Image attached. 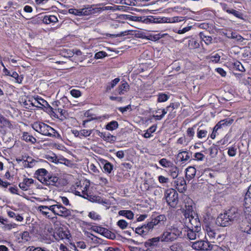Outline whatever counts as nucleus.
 <instances>
[{
	"label": "nucleus",
	"mask_w": 251,
	"mask_h": 251,
	"mask_svg": "<svg viewBox=\"0 0 251 251\" xmlns=\"http://www.w3.org/2000/svg\"><path fill=\"white\" fill-rule=\"evenodd\" d=\"M186 209L183 213L185 217L184 224L187 228L201 229V223L198 216H193V207L191 205H185Z\"/></svg>",
	"instance_id": "nucleus-1"
},
{
	"label": "nucleus",
	"mask_w": 251,
	"mask_h": 251,
	"mask_svg": "<svg viewBox=\"0 0 251 251\" xmlns=\"http://www.w3.org/2000/svg\"><path fill=\"white\" fill-rule=\"evenodd\" d=\"M32 127L41 134L51 137L54 136L55 130L50 126L40 122H34L32 124Z\"/></svg>",
	"instance_id": "nucleus-2"
},
{
	"label": "nucleus",
	"mask_w": 251,
	"mask_h": 251,
	"mask_svg": "<svg viewBox=\"0 0 251 251\" xmlns=\"http://www.w3.org/2000/svg\"><path fill=\"white\" fill-rule=\"evenodd\" d=\"M191 247L195 250L202 251H216L218 248L216 245L213 244L207 240H199L192 242Z\"/></svg>",
	"instance_id": "nucleus-3"
},
{
	"label": "nucleus",
	"mask_w": 251,
	"mask_h": 251,
	"mask_svg": "<svg viewBox=\"0 0 251 251\" xmlns=\"http://www.w3.org/2000/svg\"><path fill=\"white\" fill-rule=\"evenodd\" d=\"M176 227L174 226V239L183 238L186 236L187 229L184 225L179 222Z\"/></svg>",
	"instance_id": "nucleus-4"
},
{
	"label": "nucleus",
	"mask_w": 251,
	"mask_h": 251,
	"mask_svg": "<svg viewBox=\"0 0 251 251\" xmlns=\"http://www.w3.org/2000/svg\"><path fill=\"white\" fill-rule=\"evenodd\" d=\"M231 223V222L226 212L220 214L216 219V224L221 226H227Z\"/></svg>",
	"instance_id": "nucleus-5"
},
{
	"label": "nucleus",
	"mask_w": 251,
	"mask_h": 251,
	"mask_svg": "<svg viewBox=\"0 0 251 251\" xmlns=\"http://www.w3.org/2000/svg\"><path fill=\"white\" fill-rule=\"evenodd\" d=\"M97 6L98 5H87V7H85L84 10L85 15L88 16L91 14L99 13L104 10L108 9V8H107L106 7L104 8L98 7Z\"/></svg>",
	"instance_id": "nucleus-6"
},
{
	"label": "nucleus",
	"mask_w": 251,
	"mask_h": 251,
	"mask_svg": "<svg viewBox=\"0 0 251 251\" xmlns=\"http://www.w3.org/2000/svg\"><path fill=\"white\" fill-rule=\"evenodd\" d=\"M50 174L44 168L38 169L35 173V175L37 178L43 184L47 179H49V176Z\"/></svg>",
	"instance_id": "nucleus-7"
},
{
	"label": "nucleus",
	"mask_w": 251,
	"mask_h": 251,
	"mask_svg": "<svg viewBox=\"0 0 251 251\" xmlns=\"http://www.w3.org/2000/svg\"><path fill=\"white\" fill-rule=\"evenodd\" d=\"M31 104L37 107L41 108V106H43L49 109H52V107L50 106L46 100L38 96L34 99L33 101L31 102Z\"/></svg>",
	"instance_id": "nucleus-8"
},
{
	"label": "nucleus",
	"mask_w": 251,
	"mask_h": 251,
	"mask_svg": "<svg viewBox=\"0 0 251 251\" xmlns=\"http://www.w3.org/2000/svg\"><path fill=\"white\" fill-rule=\"evenodd\" d=\"M57 215L64 218L69 217L72 215V210L67 209L61 204L58 203Z\"/></svg>",
	"instance_id": "nucleus-9"
},
{
	"label": "nucleus",
	"mask_w": 251,
	"mask_h": 251,
	"mask_svg": "<svg viewBox=\"0 0 251 251\" xmlns=\"http://www.w3.org/2000/svg\"><path fill=\"white\" fill-rule=\"evenodd\" d=\"M82 197L84 199L91 200L92 198V195L90 190V183L88 182L82 183Z\"/></svg>",
	"instance_id": "nucleus-10"
},
{
	"label": "nucleus",
	"mask_w": 251,
	"mask_h": 251,
	"mask_svg": "<svg viewBox=\"0 0 251 251\" xmlns=\"http://www.w3.org/2000/svg\"><path fill=\"white\" fill-rule=\"evenodd\" d=\"M229 220L232 222L237 221L240 217V214L238 209L235 207H232L228 211H226Z\"/></svg>",
	"instance_id": "nucleus-11"
},
{
	"label": "nucleus",
	"mask_w": 251,
	"mask_h": 251,
	"mask_svg": "<svg viewBox=\"0 0 251 251\" xmlns=\"http://www.w3.org/2000/svg\"><path fill=\"white\" fill-rule=\"evenodd\" d=\"M176 189L180 193H183L186 190V182L181 177L176 178L174 181Z\"/></svg>",
	"instance_id": "nucleus-12"
},
{
	"label": "nucleus",
	"mask_w": 251,
	"mask_h": 251,
	"mask_svg": "<svg viewBox=\"0 0 251 251\" xmlns=\"http://www.w3.org/2000/svg\"><path fill=\"white\" fill-rule=\"evenodd\" d=\"M96 132L99 136L108 142L113 143L116 140V137L109 132H102L98 130H96Z\"/></svg>",
	"instance_id": "nucleus-13"
},
{
	"label": "nucleus",
	"mask_w": 251,
	"mask_h": 251,
	"mask_svg": "<svg viewBox=\"0 0 251 251\" xmlns=\"http://www.w3.org/2000/svg\"><path fill=\"white\" fill-rule=\"evenodd\" d=\"M93 130L81 129L79 131L77 130H72V132L75 137H78L82 139V137H86L91 135Z\"/></svg>",
	"instance_id": "nucleus-14"
},
{
	"label": "nucleus",
	"mask_w": 251,
	"mask_h": 251,
	"mask_svg": "<svg viewBox=\"0 0 251 251\" xmlns=\"http://www.w3.org/2000/svg\"><path fill=\"white\" fill-rule=\"evenodd\" d=\"M129 89V86L128 84L126 82L124 81L122 84L119 86V87L114 91V94L122 95H124L125 93L127 92Z\"/></svg>",
	"instance_id": "nucleus-15"
},
{
	"label": "nucleus",
	"mask_w": 251,
	"mask_h": 251,
	"mask_svg": "<svg viewBox=\"0 0 251 251\" xmlns=\"http://www.w3.org/2000/svg\"><path fill=\"white\" fill-rule=\"evenodd\" d=\"M161 242H168L172 241L173 230L172 228L167 229L160 237Z\"/></svg>",
	"instance_id": "nucleus-16"
},
{
	"label": "nucleus",
	"mask_w": 251,
	"mask_h": 251,
	"mask_svg": "<svg viewBox=\"0 0 251 251\" xmlns=\"http://www.w3.org/2000/svg\"><path fill=\"white\" fill-rule=\"evenodd\" d=\"M34 179L29 178H24L23 181L19 184V187L23 191H27L29 187L34 183Z\"/></svg>",
	"instance_id": "nucleus-17"
},
{
	"label": "nucleus",
	"mask_w": 251,
	"mask_h": 251,
	"mask_svg": "<svg viewBox=\"0 0 251 251\" xmlns=\"http://www.w3.org/2000/svg\"><path fill=\"white\" fill-rule=\"evenodd\" d=\"M51 115H52L54 117L60 118L62 119L63 117H65L66 111L61 108H53L52 107V109H49Z\"/></svg>",
	"instance_id": "nucleus-18"
},
{
	"label": "nucleus",
	"mask_w": 251,
	"mask_h": 251,
	"mask_svg": "<svg viewBox=\"0 0 251 251\" xmlns=\"http://www.w3.org/2000/svg\"><path fill=\"white\" fill-rule=\"evenodd\" d=\"M69 234L62 228H58L54 233L53 236L56 240L68 239Z\"/></svg>",
	"instance_id": "nucleus-19"
},
{
	"label": "nucleus",
	"mask_w": 251,
	"mask_h": 251,
	"mask_svg": "<svg viewBox=\"0 0 251 251\" xmlns=\"http://www.w3.org/2000/svg\"><path fill=\"white\" fill-rule=\"evenodd\" d=\"M186 235L189 240H195L198 236V233L201 229L199 228H187Z\"/></svg>",
	"instance_id": "nucleus-20"
},
{
	"label": "nucleus",
	"mask_w": 251,
	"mask_h": 251,
	"mask_svg": "<svg viewBox=\"0 0 251 251\" xmlns=\"http://www.w3.org/2000/svg\"><path fill=\"white\" fill-rule=\"evenodd\" d=\"M59 179L58 177L50 174L49 176V179H47V180L44 182V184L46 185L57 186L59 184Z\"/></svg>",
	"instance_id": "nucleus-21"
},
{
	"label": "nucleus",
	"mask_w": 251,
	"mask_h": 251,
	"mask_svg": "<svg viewBox=\"0 0 251 251\" xmlns=\"http://www.w3.org/2000/svg\"><path fill=\"white\" fill-rule=\"evenodd\" d=\"M48 205H39L37 207V211L42 214L43 216L49 219H52V217L50 215Z\"/></svg>",
	"instance_id": "nucleus-22"
},
{
	"label": "nucleus",
	"mask_w": 251,
	"mask_h": 251,
	"mask_svg": "<svg viewBox=\"0 0 251 251\" xmlns=\"http://www.w3.org/2000/svg\"><path fill=\"white\" fill-rule=\"evenodd\" d=\"M208 134L207 128H203L201 126L197 129V136L199 139L205 138Z\"/></svg>",
	"instance_id": "nucleus-23"
},
{
	"label": "nucleus",
	"mask_w": 251,
	"mask_h": 251,
	"mask_svg": "<svg viewBox=\"0 0 251 251\" xmlns=\"http://www.w3.org/2000/svg\"><path fill=\"white\" fill-rule=\"evenodd\" d=\"M232 120H228L227 119L221 120L219 122L214 126V130L217 131L219 129L223 126H227L231 124Z\"/></svg>",
	"instance_id": "nucleus-24"
},
{
	"label": "nucleus",
	"mask_w": 251,
	"mask_h": 251,
	"mask_svg": "<svg viewBox=\"0 0 251 251\" xmlns=\"http://www.w3.org/2000/svg\"><path fill=\"white\" fill-rule=\"evenodd\" d=\"M189 158V153L186 151H183L180 152L177 154L176 156V161L177 162L186 161L188 160Z\"/></svg>",
	"instance_id": "nucleus-25"
},
{
	"label": "nucleus",
	"mask_w": 251,
	"mask_h": 251,
	"mask_svg": "<svg viewBox=\"0 0 251 251\" xmlns=\"http://www.w3.org/2000/svg\"><path fill=\"white\" fill-rule=\"evenodd\" d=\"M101 163L103 165V168L104 172L109 174L113 169V165L107 160H103Z\"/></svg>",
	"instance_id": "nucleus-26"
},
{
	"label": "nucleus",
	"mask_w": 251,
	"mask_h": 251,
	"mask_svg": "<svg viewBox=\"0 0 251 251\" xmlns=\"http://www.w3.org/2000/svg\"><path fill=\"white\" fill-rule=\"evenodd\" d=\"M37 161L32 159L31 157L28 156L25 161H23V166L25 168H32L34 167Z\"/></svg>",
	"instance_id": "nucleus-27"
},
{
	"label": "nucleus",
	"mask_w": 251,
	"mask_h": 251,
	"mask_svg": "<svg viewBox=\"0 0 251 251\" xmlns=\"http://www.w3.org/2000/svg\"><path fill=\"white\" fill-rule=\"evenodd\" d=\"M160 240H161V238L159 237L152 238L146 242L145 245L146 247H151L152 248L153 247L157 245V244Z\"/></svg>",
	"instance_id": "nucleus-28"
},
{
	"label": "nucleus",
	"mask_w": 251,
	"mask_h": 251,
	"mask_svg": "<svg viewBox=\"0 0 251 251\" xmlns=\"http://www.w3.org/2000/svg\"><path fill=\"white\" fill-rule=\"evenodd\" d=\"M205 231L207 233V236L210 238H216L218 239V238L221 237L220 235H218L217 237V233L215 232V230L209 227V226H207L205 227Z\"/></svg>",
	"instance_id": "nucleus-29"
},
{
	"label": "nucleus",
	"mask_w": 251,
	"mask_h": 251,
	"mask_svg": "<svg viewBox=\"0 0 251 251\" xmlns=\"http://www.w3.org/2000/svg\"><path fill=\"white\" fill-rule=\"evenodd\" d=\"M118 214L120 216H124L129 220H132L134 217V214L131 210H122L118 212Z\"/></svg>",
	"instance_id": "nucleus-30"
},
{
	"label": "nucleus",
	"mask_w": 251,
	"mask_h": 251,
	"mask_svg": "<svg viewBox=\"0 0 251 251\" xmlns=\"http://www.w3.org/2000/svg\"><path fill=\"white\" fill-rule=\"evenodd\" d=\"M58 21L57 18L54 15H46L44 17L43 22L46 24L56 23Z\"/></svg>",
	"instance_id": "nucleus-31"
},
{
	"label": "nucleus",
	"mask_w": 251,
	"mask_h": 251,
	"mask_svg": "<svg viewBox=\"0 0 251 251\" xmlns=\"http://www.w3.org/2000/svg\"><path fill=\"white\" fill-rule=\"evenodd\" d=\"M22 138L25 142H29L31 144H34L36 142V139L33 136L29 135L27 132H24Z\"/></svg>",
	"instance_id": "nucleus-32"
},
{
	"label": "nucleus",
	"mask_w": 251,
	"mask_h": 251,
	"mask_svg": "<svg viewBox=\"0 0 251 251\" xmlns=\"http://www.w3.org/2000/svg\"><path fill=\"white\" fill-rule=\"evenodd\" d=\"M172 189H167L166 190L165 193V198L166 201L168 204L171 207L173 206V199L172 197H171V195L172 194Z\"/></svg>",
	"instance_id": "nucleus-33"
},
{
	"label": "nucleus",
	"mask_w": 251,
	"mask_h": 251,
	"mask_svg": "<svg viewBox=\"0 0 251 251\" xmlns=\"http://www.w3.org/2000/svg\"><path fill=\"white\" fill-rule=\"evenodd\" d=\"M84 8L76 9L75 8H70L69 9V13L70 14H74L75 16H85L84 13Z\"/></svg>",
	"instance_id": "nucleus-34"
},
{
	"label": "nucleus",
	"mask_w": 251,
	"mask_h": 251,
	"mask_svg": "<svg viewBox=\"0 0 251 251\" xmlns=\"http://www.w3.org/2000/svg\"><path fill=\"white\" fill-rule=\"evenodd\" d=\"M196 170L193 167H189L186 169V176L191 179L194 177L196 175Z\"/></svg>",
	"instance_id": "nucleus-35"
},
{
	"label": "nucleus",
	"mask_w": 251,
	"mask_h": 251,
	"mask_svg": "<svg viewBox=\"0 0 251 251\" xmlns=\"http://www.w3.org/2000/svg\"><path fill=\"white\" fill-rule=\"evenodd\" d=\"M82 183L81 182H77L74 186V189L73 190L74 193L75 195L82 197Z\"/></svg>",
	"instance_id": "nucleus-36"
},
{
	"label": "nucleus",
	"mask_w": 251,
	"mask_h": 251,
	"mask_svg": "<svg viewBox=\"0 0 251 251\" xmlns=\"http://www.w3.org/2000/svg\"><path fill=\"white\" fill-rule=\"evenodd\" d=\"M120 81L119 78H116L112 80L111 82L108 83L106 86V92H108L110 91L112 88H113Z\"/></svg>",
	"instance_id": "nucleus-37"
},
{
	"label": "nucleus",
	"mask_w": 251,
	"mask_h": 251,
	"mask_svg": "<svg viewBox=\"0 0 251 251\" xmlns=\"http://www.w3.org/2000/svg\"><path fill=\"white\" fill-rule=\"evenodd\" d=\"M119 124L116 121H112L108 123L105 126V128L108 130H114L118 127Z\"/></svg>",
	"instance_id": "nucleus-38"
},
{
	"label": "nucleus",
	"mask_w": 251,
	"mask_h": 251,
	"mask_svg": "<svg viewBox=\"0 0 251 251\" xmlns=\"http://www.w3.org/2000/svg\"><path fill=\"white\" fill-rule=\"evenodd\" d=\"M156 129V126L153 125L148 128L144 135V137L148 138L151 137V134L155 131Z\"/></svg>",
	"instance_id": "nucleus-39"
},
{
	"label": "nucleus",
	"mask_w": 251,
	"mask_h": 251,
	"mask_svg": "<svg viewBox=\"0 0 251 251\" xmlns=\"http://www.w3.org/2000/svg\"><path fill=\"white\" fill-rule=\"evenodd\" d=\"M8 215L11 218H15L16 221L19 222H22L24 219L22 216L19 214H17L13 211H10L8 212Z\"/></svg>",
	"instance_id": "nucleus-40"
},
{
	"label": "nucleus",
	"mask_w": 251,
	"mask_h": 251,
	"mask_svg": "<svg viewBox=\"0 0 251 251\" xmlns=\"http://www.w3.org/2000/svg\"><path fill=\"white\" fill-rule=\"evenodd\" d=\"M170 18L167 17H159L158 18H154L153 22L157 23H171Z\"/></svg>",
	"instance_id": "nucleus-41"
},
{
	"label": "nucleus",
	"mask_w": 251,
	"mask_h": 251,
	"mask_svg": "<svg viewBox=\"0 0 251 251\" xmlns=\"http://www.w3.org/2000/svg\"><path fill=\"white\" fill-rule=\"evenodd\" d=\"M197 125H194L192 127H189L187 130V135L190 139H192L195 135V129Z\"/></svg>",
	"instance_id": "nucleus-42"
},
{
	"label": "nucleus",
	"mask_w": 251,
	"mask_h": 251,
	"mask_svg": "<svg viewBox=\"0 0 251 251\" xmlns=\"http://www.w3.org/2000/svg\"><path fill=\"white\" fill-rule=\"evenodd\" d=\"M208 151L209 152V154L211 157H214L216 156L218 153L217 148L215 146L210 147L208 149Z\"/></svg>",
	"instance_id": "nucleus-43"
},
{
	"label": "nucleus",
	"mask_w": 251,
	"mask_h": 251,
	"mask_svg": "<svg viewBox=\"0 0 251 251\" xmlns=\"http://www.w3.org/2000/svg\"><path fill=\"white\" fill-rule=\"evenodd\" d=\"M10 126V124L8 120L2 116H0V127L3 126L8 127Z\"/></svg>",
	"instance_id": "nucleus-44"
},
{
	"label": "nucleus",
	"mask_w": 251,
	"mask_h": 251,
	"mask_svg": "<svg viewBox=\"0 0 251 251\" xmlns=\"http://www.w3.org/2000/svg\"><path fill=\"white\" fill-rule=\"evenodd\" d=\"M88 217L94 220H99L100 219V216L95 211H91L89 213Z\"/></svg>",
	"instance_id": "nucleus-45"
},
{
	"label": "nucleus",
	"mask_w": 251,
	"mask_h": 251,
	"mask_svg": "<svg viewBox=\"0 0 251 251\" xmlns=\"http://www.w3.org/2000/svg\"><path fill=\"white\" fill-rule=\"evenodd\" d=\"M117 224L122 229L126 228L128 225L125 220L118 221Z\"/></svg>",
	"instance_id": "nucleus-46"
},
{
	"label": "nucleus",
	"mask_w": 251,
	"mask_h": 251,
	"mask_svg": "<svg viewBox=\"0 0 251 251\" xmlns=\"http://www.w3.org/2000/svg\"><path fill=\"white\" fill-rule=\"evenodd\" d=\"M234 67L237 70L243 72L245 71V69L242 64L239 61H236L234 63Z\"/></svg>",
	"instance_id": "nucleus-47"
},
{
	"label": "nucleus",
	"mask_w": 251,
	"mask_h": 251,
	"mask_svg": "<svg viewBox=\"0 0 251 251\" xmlns=\"http://www.w3.org/2000/svg\"><path fill=\"white\" fill-rule=\"evenodd\" d=\"M236 152L237 149L235 147H231L228 149L227 154L230 157H233L236 155Z\"/></svg>",
	"instance_id": "nucleus-48"
},
{
	"label": "nucleus",
	"mask_w": 251,
	"mask_h": 251,
	"mask_svg": "<svg viewBox=\"0 0 251 251\" xmlns=\"http://www.w3.org/2000/svg\"><path fill=\"white\" fill-rule=\"evenodd\" d=\"M58 203L56 204H52L50 205H48V209L49 211H51L55 215H57V210H58Z\"/></svg>",
	"instance_id": "nucleus-49"
},
{
	"label": "nucleus",
	"mask_w": 251,
	"mask_h": 251,
	"mask_svg": "<svg viewBox=\"0 0 251 251\" xmlns=\"http://www.w3.org/2000/svg\"><path fill=\"white\" fill-rule=\"evenodd\" d=\"M102 235H103L106 238L109 239H113L115 237L114 234L112 233L110 231L108 230L106 228H105V230L103 231V232L102 233Z\"/></svg>",
	"instance_id": "nucleus-50"
},
{
	"label": "nucleus",
	"mask_w": 251,
	"mask_h": 251,
	"mask_svg": "<svg viewBox=\"0 0 251 251\" xmlns=\"http://www.w3.org/2000/svg\"><path fill=\"white\" fill-rule=\"evenodd\" d=\"M107 55V53L103 51H100L97 52L95 55V58L96 59H101L106 56Z\"/></svg>",
	"instance_id": "nucleus-51"
},
{
	"label": "nucleus",
	"mask_w": 251,
	"mask_h": 251,
	"mask_svg": "<svg viewBox=\"0 0 251 251\" xmlns=\"http://www.w3.org/2000/svg\"><path fill=\"white\" fill-rule=\"evenodd\" d=\"M188 45L190 49H196L199 47V44L194 40H189Z\"/></svg>",
	"instance_id": "nucleus-52"
},
{
	"label": "nucleus",
	"mask_w": 251,
	"mask_h": 251,
	"mask_svg": "<svg viewBox=\"0 0 251 251\" xmlns=\"http://www.w3.org/2000/svg\"><path fill=\"white\" fill-rule=\"evenodd\" d=\"M220 56L218 53H216L210 57V61L212 63H218L220 61Z\"/></svg>",
	"instance_id": "nucleus-53"
},
{
	"label": "nucleus",
	"mask_w": 251,
	"mask_h": 251,
	"mask_svg": "<svg viewBox=\"0 0 251 251\" xmlns=\"http://www.w3.org/2000/svg\"><path fill=\"white\" fill-rule=\"evenodd\" d=\"M226 12L237 18H240L241 17V14L238 11L233 9H227Z\"/></svg>",
	"instance_id": "nucleus-54"
},
{
	"label": "nucleus",
	"mask_w": 251,
	"mask_h": 251,
	"mask_svg": "<svg viewBox=\"0 0 251 251\" xmlns=\"http://www.w3.org/2000/svg\"><path fill=\"white\" fill-rule=\"evenodd\" d=\"M242 231L247 234H251V223H248L244 227H242Z\"/></svg>",
	"instance_id": "nucleus-55"
},
{
	"label": "nucleus",
	"mask_w": 251,
	"mask_h": 251,
	"mask_svg": "<svg viewBox=\"0 0 251 251\" xmlns=\"http://www.w3.org/2000/svg\"><path fill=\"white\" fill-rule=\"evenodd\" d=\"M174 251H183V246L182 243H174Z\"/></svg>",
	"instance_id": "nucleus-56"
},
{
	"label": "nucleus",
	"mask_w": 251,
	"mask_h": 251,
	"mask_svg": "<svg viewBox=\"0 0 251 251\" xmlns=\"http://www.w3.org/2000/svg\"><path fill=\"white\" fill-rule=\"evenodd\" d=\"M191 28H192V26H188L183 28L182 29L174 30V31H175L178 34H183V33H184L189 31Z\"/></svg>",
	"instance_id": "nucleus-57"
},
{
	"label": "nucleus",
	"mask_w": 251,
	"mask_h": 251,
	"mask_svg": "<svg viewBox=\"0 0 251 251\" xmlns=\"http://www.w3.org/2000/svg\"><path fill=\"white\" fill-rule=\"evenodd\" d=\"M21 238L23 242H27L29 241L30 239V236L28 232L24 231L23 232L21 235Z\"/></svg>",
	"instance_id": "nucleus-58"
},
{
	"label": "nucleus",
	"mask_w": 251,
	"mask_h": 251,
	"mask_svg": "<svg viewBox=\"0 0 251 251\" xmlns=\"http://www.w3.org/2000/svg\"><path fill=\"white\" fill-rule=\"evenodd\" d=\"M169 98L167 95L165 94H160L158 95V101L159 102H164L166 101Z\"/></svg>",
	"instance_id": "nucleus-59"
},
{
	"label": "nucleus",
	"mask_w": 251,
	"mask_h": 251,
	"mask_svg": "<svg viewBox=\"0 0 251 251\" xmlns=\"http://www.w3.org/2000/svg\"><path fill=\"white\" fill-rule=\"evenodd\" d=\"M71 95L75 98H78L81 96V92L79 90L73 89L70 91Z\"/></svg>",
	"instance_id": "nucleus-60"
},
{
	"label": "nucleus",
	"mask_w": 251,
	"mask_h": 251,
	"mask_svg": "<svg viewBox=\"0 0 251 251\" xmlns=\"http://www.w3.org/2000/svg\"><path fill=\"white\" fill-rule=\"evenodd\" d=\"M159 111H161L162 114L160 115H154L153 117L155 118V119L160 120H161L165 115V114H166L167 112L166 111L165 109H159Z\"/></svg>",
	"instance_id": "nucleus-61"
},
{
	"label": "nucleus",
	"mask_w": 251,
	"mask_h": 251,
	"mask_svg": "<svg viewBox=\"0 0 251 251\" xmlns=\"http://www.w3.org/2000/svg\"><path fill=\"white\" fill-rule=\"evenodd\" d=\"M92 229L93 231L101 234H102V233L103 232V231L105 230V228L97 226H93Z\"/></svg>",
	"instance_id": "nucleus-62"
},
{
	"label": "nucleus",
	"mask_w": 251,
	"mask_h": 251,
	"mask_svg": "<svg viewBox=\"0 0 251 251\" xmlns=\"http://www.w3.org/2000/svg\"><path fill=\"white\" fill-rule=\"evenodd\" d=\"M9 76H11L15 78L17 80V82L19 83H21L22 81V78L19 76L18 73L16 72H13L11 74V75Z\"/></svg>",
	"instance_id": "nucleus-63"
},
{
	"label": "nucleus",
	"mask_w": 251,
	"mask_h": 251,
	"mask_svg": "<svg viewBox=\"0 0 251 251\" xmlns=\"http://www.w3.org/2000/svg\"><path fill=\"white\" fill-rule=\"evenodd\" d=\"M159 163L161 166L165 167H169L171 164V162L170 161H168L165 158H163V159H161L159 161Z\"/></svg>",
	"instance_id": "nucleus-64"
}]
</instances>
